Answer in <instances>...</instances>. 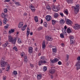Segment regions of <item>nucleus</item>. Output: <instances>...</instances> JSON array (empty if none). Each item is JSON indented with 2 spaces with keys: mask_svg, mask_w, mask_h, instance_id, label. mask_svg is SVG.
<instances>
[{
  "mask_svg": "<svg viewBox=\"0 0 80 80\" xmlns=\"http://www.w3.org/2000/svg\"><path fill=\"white\" fill-rule=\"evenodd\" d=\"M10 2V0H5L4 2Z\"/></svg>",
  "mask_w": 80,
  "mask_h": 80,
  "instance_id": "nucleus-57",
  "label": "nucleus"
},
{
  "mask_svg": "<svg viewBox=\"0 0 80 80\" xmlns=\"http://www.w3.org/2000/svg\"><path fill=\"white\" fill-rule=\"evenodd\" d=\"M7 65V66H8L7 67V68H8V69H7L6 70V71H7V72H8V70H10V65H8V63H7V65Z\"/></svg>",
  "mask_w": 80,
  "mask_h": 80,
  "instance_id": "nucleus-29",
  "label": "nucleus"
},
{
  "mask_svg": "<svg viewBox=\"0 0 80 80\" xmlns=\"http://www.w3.org/2000/svg\"><path fill=\"white\" fill-rule=\"evenodd\" d=\"M35 50L36 51V52H37V51H38V48L36 47L35 49Z\"/></svg>",
  "mask_w": 80,
  "mask_h": 80,
  "instance_id": "nucleus-63",
  "label": "nucleus"
},
{
  "mask_svg": "<svg viewBox=\"0 0 80 80\" xmlns=\"http://www.w3.org/2000/svg\"><path fill=\"white\" fill-rule=\"evenodd\" d=\"M64 12L65 14H66V15H68V10L64 11Z\"/></svg>",
  "mask_w": 80,
  "mask_h": 80,
  "instance_id": "nucleus-31",
  "label": "nucleus"
},
{
  "mask_svg": "<svg viewBox=\"0 0 80 80\" xmlns=\"http://www.w3.org/2000/svg\"><path fill=\"white\" fill-rule=\"evenodd\" d=\"M53 8L54 9H55L54 12H57L58 11V9H57V7H56L53 6Z\"/></svg>",
  "mask_w": 80,
  "mask_h": 80,
  "instance_id": "nucleus-23",
  "label": "nucleus"
},
{
  "mask_svg": "<svg viewBox=\"0 0 80 80\" xmlns=\"http://www.w3.org/2000/svg\"><path fill=\"white\" fill-rule=\"evenodd\" d=\"M34 20L35 22H38V17L36 16L34 18Z\"/></svg>",
  "mask_w": 80,
  "mask_h": 80,
  "instance_id": "nucleus-18",
  "label": "nucleus"
},
{
  "mask_svg": "<svg viewBox=\"0 0 80 80\" xmlns=\"http://www.w3.org/2000/svg\"><path fill=\"white\" fill-rule=\"evenodd\" d=\"M28 52L30 53H33V48L32 47H30L28 48Z\"/></svg>",
  "mask_w": 80,
  "mask_h": 80,
  "instance_id": "nucleus-12",
  "label": "nucleus"
},
{
  "mask_svg": "<svg viewBox=\"0 0 80 80\" xmlns=\"http://www.w3.org/2000/svg\"><path fill=\"white\" fill-rule=\"evenodd\" d=\"M1 17L5 18V13H2V14L1 15Z\"/></svg>",
  "mask_w": 80,
  "mask_h": 80,
  "instance_id": "nucleus-39",
  "label": "nucleus"
},
{
  "mask_svg": "<svg viewBox=\"0 0 80 80\" xmlns=\"http://www.w3.org/2000/svg\"><path fill=\"white\" fill-rule=\"evenodd\" d=\"M19 25L22 26H23V22H21L19 23Z\"/></svg>",
  "mask_w": 80,
  "mask_h": 80,
  "instance_id": "nucleus-43",
  "label": "nucleus"
},
{
  "mask_svg": "<svg viewBox=\"0 0 80 80\" xmlns=\"http://www.w3.org/2000/svg\"><path fill=\"white\" fill-rule=\"evenodd\" d=\"M12 74L13 75H17V71H14L13 72H12Z\"/></svg>",
  "mask_w": 80,
  "mask_h": 80,
  "instance_id": "nucleus-32",
  "label": "nucleus"
},
{
  "mask_svg": "<svg viewBox=\"0 0 80 80\" xmlns=\"http://www.w3.org/2000/svg\"><path fill=\"white\" fill-rule=\"evenodd\" d=\"M42 48L43 50H44V49H45V41H43L42 42Z\"/></svg>",
  "mask_w": 80,
  "mask_h": 80,
  "instance_id": "nucleus-14",
  "label": "nucleus"
},
{
  "mask_svg": "<svg viewBox=\"0 0 80 80\" xmlns=\"http://www.w3.org/2000/svg\"><path fill=\"white\" fill-rule=\"evenodd\" d=\"M8 21V19L7 18H4V20H3V23L4 25H6L7 23V22Z\"/></svg>",
  "mask_w": 80,
  "mask_h": 80,
  "instance_id": "nucleus-17",
  "label": "nucleus"
},
{
  "mask_svg": "<svg viewBox=\"0 0 80 80\" xmlns=\"http://www.w3.org/2000/svg\"><path fill=\"white\" fill-rule=\"evenodd\" d=\"M38 62L39 65H42L41 64H45V63H47V62L45 60H41L40 61H39Z\"/></svg>",
  "mask_w": 80,
  "mask_h": 80,
  "instance_id": "nucleus-6",
  "label": "nucleus"
},
{
  "mask_svg": "<svg viewBox=\"0 0 80 80\" xmlns=\"http://www.w3.org/2000/svg\"><path fill=\"white\" fill-rule=\"evenodd\" d=\"M67 31L68 33H70L72 32V31H71V29H70L68 28L67 29Z\"/></svg>",
  "mask_w": 80,
  "mask_h": 80,
  "instance_id": "nucleus-27",
  "label": "nucleus"
},
{
  "mask_svg": "<svg viewBox=\"0 0 80 80\" xmlns=\"http://www.w3.org/2000/svg\"><path fill=\"white\" fill-rule=\"evenodd\" d=\"M67 26H65L64 27V30H67Z\"/></svg>",
  "mask_w": 80,
  "mask_h": 80,
  "instance_id": "nucleus-54",
  "label": "nucleus"
},
{
  "mask_svg": "<svg viewBox=\"0 0 80 80\" xmlns=\"http://www.w3.org/2000/svg\"><path fill=\"white\" fill-rule=\"evenodd\" d=\"M66 23L68 25H72V22L70 19H67Z\"/></svg>",
  "mask_w": 80,
  "mask_h": 80,
  "instance_id": "nucleus-11",
  "label": "nucleus"
},
{
  "mask_svg": "<svg viewBox=\"0 0 80 80\" xmlns=\"http://www.w3.org/2000/svg\"><path fill=\"white\" fill-rule=\"evenodd\" d=\"M30 31L27 30L26 34H27V37H28V36L29 35H30Z\"/></svg>",
  "mask_w": 80,
  "mask_h": 80,
  "instance_id": "nucleus-25",
  "label": "nucleus"
},
{
  "mask_svg": "<svg viewBox=\"0 0 80 80\" xmlns=\"http://www.w3.org/2000/svg\"><path fill=\"white\" fill-rule=\"evenodd\" d=\"M18 43H22V41H21V40H20V38H18Z\"/></svg>",
  "mask_w": 80,
  "mask_h": 80,
  "instance_id": "nucleus-34",
  "label": "nucleus"
},
{
  "mask_svg": "<svg viewBox=\"0 0 80 80\" xmlns=\"http://www.w3.org/2000/svg\"><path fill=\"white\" fill-rule=\"evenodd\" d=\"M27 27V25H24L22 27V31H24L25 30L26 28Z\"/></svg>",
  "mask_w": 80,
  "mask_h": 80,
  "instance_id": "nucleus-15",
  "label": "nucleus"
},
{
  "mask_svg": "<svg viewBox=\"0 0 80 80\" xmlns=\"http://www.w3.org/2000/svg\"><path fill=\"white\" fill-rule=\"evenodd\" d=\"M79 7H80L79 4L76 5V6L72 7L74 8V11L75 13H77L79 12Z\"/></svg>",
  "mask_w": 80,
  "mask_h": 80,
  "instance_id": "nucleus-2",
  "label": "nucleus"
},
{
  "mask_svg": "<svg viewBox=\"0 0 80 80\" xmlns=\"http://www.w3.org/2000/svg\"><path fill=\"white\" fill-rule=\"evenodd\" d=\"M24 55H25V53H24V52H22L21 54V56H22V57H23V56H24Z\"/></svg>",
  "mask_w": 80,
  "mask_h": 80,
  "instance_id": "nucleus-49",
  "label": "nucleus"
},
{
  "mask_svg": "<svg viewBox=\"0 0 80 80\" xmlns=\"http://www.w3.org/2000/svg\"><path fill=\"white\" fill-rule=\"evenodd\" d=\"M62 32L63 33H64L65 35H67V31H66V30L64 29H63L62 30Z\"/></svg>",
  "mask_w": 80,
  "mask_h": 80,
  "instance_id": "nucleus-24",
  "label": "nucleus"
},
{
  "mask_svg": "<svg viewBox=\"0 0 80 80\" xmlns=\"http://www.w3.org/2000/svg\"><path fill=\"white\" fill-rule=\"evenodd\" d=\"M57 22V21L55 20H52V23L53 25H54L55 23Z\"/></svg>",
  "mask_w": 80,
  "mask_h": 80,
  "instance_id": "nucleus-21",
  "label": "nucleus"
},
{
  "mask_svg": "<svg viewBox=\"0 0 80 80\" xmlns=\"http://www.w3.org/2000/svg\"><path fill=\"white\" fill-rule=\"evenodd\" d=\"M31 10L32 12H34L35 11V9H31Z\"/></svg>",
  "mask_w": 80,
  "mask_h": 80,
  "instance_id": "nucleus-55",
  "label": "nucleus"
},
{
  "mask_svg": "<svg viewBox=\"0 0 80 80\" xmlns=\"http://www.w3.org/2000/svg\"><path fill=\"white\" fill-rule=\"evenodd\" d=\"M41 59L42 60H44V58H45V57L44 56H41Z\"/></svg>",
  "mask_w": 80,
  "mask_h": 80,
  "instance_id": "nucleus-47",
  "label": "nucleus"
},
{
  "mask_svg": "<svg viewBox=\"0 0 80 80\" xmlns=\"http://www.w3.org/2000/svg\"><path fill=\"white\" fill-rule=\"evenodd\" d=\"M69 38L70 40V44H74L75 43L74 37L72 36H69Z\"/></svg>",
  "mask_w": 80,
  "mask_h": 80,
  "instance_id": "nucleus-3",
  "label": "nucleus"
},
{
  "mask_svg": "<svg viewBox=\"0 0 80 80\" xmlns=\"http://www.w3.org/2000/svg\"><path fill=\"white\" fill-rule=\"evenodd\" d=\"M49 72L51 74H53L55 72V70L54 69H50L49 71Z\"/></svg>",
  "mask_w": 80,
  "mask_h": 80,
  "instance_id": "nucleus-13",
  "label": "nucleus"
},
{
  "mask_svg": "<svg viewBox=\"0 0 80 80\" xmlns=\"http://www.w3.org/2000/svg\"><path fill=\"white\" fill-rule=\"evenodd\" d=\"M68 3H72L73 2V0H66Z\"/></svg>",
  "mask_w": 80,
  "mask_h": 80,
  "instance_id": "nucleus-22",
  "label": "nucleus"
},
{
  "mask_svg": "<svg viewBox=\"0 0 80 80\" xmlns=\"http://www.w3.org/2000/svg\"><path fill=\"white\" fill-rule=\"evenodd\" d=\"M37 78L38 79H40L42 78V75L41 74L38 75Z\"/></svg>",
  "mask_w": 80,
  "mask_h": 80,
  "instance_id": "nucleus-33",
  "label": "nucleus"
},
{
  "mask_svg": "<svg viewBox=\"0 0 80 80\" xmlns=\"http://www.w3.org/2000/svg\"><path fill=\"white\" fill-rule=\"evenodd\" d=\"M67 63L66 64V66H68V65H69V62H66Z\"/></svg>",
  "mask_w": 80,
  "mask_h": 80,
  "instance_id": "nucleus-59",
  "label": "nucleus"
},
{
  "mask_svg": "<svg viewBox=\"0 0 80 80\" xmlns=\"http://www.w3.org/2000/svg\"><path fill=\"white\" fill-rule=\"evenodd\" d=\"M30 35H33V32H31L30 33Z\"/></svg>",
  "mask_w": 80,
  "mask_h": 80,
  "instance_id": "nucleus-64",
  "label": "nucleus"
},
{
  "mask_svg": "<svg viewBox=\"0 0 80 80\" xmlns=\"http://www.w3.org/2000/svg\"><path fill=\"white\" fill-rule=\"evenodd\" d=\"M58 14L57 13H55L54 15V17L55 18H57L58 17Z\"/></svg>",
  "mask_w": 80,
  "mask_h": 80,
  "instance_id": "nucleus-19",
  "label": "nucleus"
},
{
  "mask_svg": "<svg viewBox=\"0 0 80 80\" xmlns=\"http://www.w3.org/2000/svg\"><path fill=\"white\" fill-rule=\"evenodd\" d=\"M1 67H5L6 65H7V62H6L4 60H2L1 61Z\"/></svg>",
  "mask_w": 80,
  "mask_h": 80,
  "instance_id": "nucleus-4",
  "label": "nucleus"
},
{
  "mask_svg": "<svg viewBox=\"0 0 80 80\" xmlns=\"http://www.w3.org/2000/svg\"><path fill=\"white\" fill-rule=\"evenodd\" d=\"M41 22H40L41 24H42L43 23V20L42 19H41Z\"/></svg>",
  "mask_w": 80,
  "mask_h": 80,
  "instance_id": "nucleus-60",
  "label": "nucleus"
},
{
  "mask_svg": "<svg viewBox=\"0 0 80 80\" xmlns=\"http://www.w3.org/2000/svg\"><path fill=\"white\" fill-rule=\"evenodd\" d=\"M59 60V59H58L57 58H55L53 60H51V63H56V62H58Z\"/></svg>",
  "mask_w": 80,
  "mask_h": 80,
  "instance_id": "nucleus-10",
  "label": "nucleus"
},
{
  "mask_svg": "<svg viewBox=\"0 0 80 80\" xmlns=\"http://www.w3.org/2000/svg\"><path fill=\"white\" fill-rule=\"evenodd\" d=\"M60 15L62 17H64V15H63V13L60 12Z\"/></svg>",
  "mask_w": 80,
  "mask_h": 80,
  "instance_id": "nucleus-45",
  "label": "nucleus"
},
{
  "mask_svg": "<svg viewBox=\"0 0 80 80\" xmlns=\"http://www.w3.org/2000/svg\"><path fill=\"white\" fill-rule=\"evenodd\" d=\"M30 67H34V66H33V64H30Z\"/></svg>",
  "mask_w": 80,
  "mask_h": 80,
  "instance_id": "nucleus-53",
  "label": "nucleus"
},
{
  "mask_svg": "<svg viewBox=\"0 0 80 80\" xmlns=\"http://www.w3.org/2000/svg\"><path fill=\"white\" fill-rule=\"evenodd\" d=\"M38 30H42V27H40L39 28H38Z\"/></svg>",
  "mask_w": 80,
  "mask_h": 80,
  "instance_id": "nucleus-50",
  "label": "nucleus"
},
{
  "mask_svg": "<svg viewBox=\"0 0 80 80\" xmlns=\"http://www.w3.org/2000/svg\"><path fill=\"white\" fill-rule=\"evenodd\" d=\"M48 10H51V8H50V7L49 5H48L46 8Z\"/></svg>",
  "mask_w": 80,
  "mask_h": 80,
  "instance_id": "nucleus-36",
  "label": "nucleus"
},
{
  "mask_svg": "<svg viewBox=\"0 0 80 80\" xmlns=\"http://www.w3.org/2000/svg\"><path fill=\"white\" fill-rule=\"evenodd\" d=\"M4 13H7V12H8V10H7V9L5 8L4 10Z\"/></svg>",
  "mask_w": 80,
  "mask_h": 80,
  "instance_id": "nucleus-44",
  "label": "nucleus"
},
{
  "mask_svg": "<svg viewBox=\"0 0 80 80\" xmlns=\"http://www.w3.org/2000/svg\"><path fill=\"white\" fill-rule=\"evenodd\" d=\"M22 27V26L19 25V24L18 25V28H21Z\"/></svg>",
  "mask_w": 80,
  "mask_h": 80,
  "instance_id": "nucleus-58",
  "label": "nucleus"
},
{
  "mask_svg": "<svg viewBox=\"0 0 80 80\" xmlns=\"http://www.w3.org/2000/svg\"><path fill=\"white\" fill-rule=\"evenodd\" d=\"M24 62L26 63H27V62H28V59H27V57L25 56L24 58Z\"/></svg>",
  "mask_w": 80,
  "mask_h": 80,
  "instance_id": "nucleus-16",
  "label": "nucleus"
},
{
  "mask_svg": "<svg viewBox=\"0 0 80 80\" xmlns=\"http://www.w3.org/2000/svg\"><path fill=\"white\" fill-rule=\"evenodd\" d=\"M4 27L5 28H8V26H5Z\"/></svg>",
  "mask_w": 80,
  "mask_h": 80,
  "instance_id": "nucleus-62",
  "label": "nucleus"
},
{
  "mask_svg": "<svg viewBox=\"0 0 80 80\" xmlns=\"http://www.w3.org/2000/svg\"><path fill=\"white\" fill-rule=\"evenodd\" d=\"M29 8H30V9H32V8H34V7L33 6V5H32V4H31L29 6Z\"/></svg>",
  "mask_w": 80,
  "mask_h": 80,
  "instance_id": "nucleus-35",
  "label": "nucleus"
},
{
  "mask_svg": "<svg viewBox=\"0 0 80 80\" xmlns=\"http://www.w3.org/2000/svg\"><path fill=\"white\" fill-rule=\"evenodd\" d=\"M77 60H79V61L80 60V56L78 57L77 58Z\"/></svg>",
  "mask_w": 80,
  "mask_h": 80,
  "instance_id": "nucleus-56",
  "label": "nucleus"
},
{
  "mask_svg": "<svg viewBox=\"0 0 80 80\" xmlns=\"http://www.w3.org/2000/svg\"><path fill=\"white\" fill-rule=\"evenodd\" d=\"M15 31V29H11L10 30V31H9V33H13V32H14Z\"/></svg>",
  "mask_w": 80,
  "mask_h": 80,
  "instance_id": "nucleus-30",
  "label": "nucleus"
},
{
  "mask_svg": "<svg viewBox=\"0 0 80 80\" xmlns=\"http://www.w3.org/2000/svg\"><path fill=\"white\" fill-rule=\"evenodd\" d=\"M8 42H6L2 45L3 47H6L7 46V45H8Z\"/></svg>",
  "mask_w": 80,
  "mask_h": 80,
  "instance_id": "nucleus-26",
  "label": "nucleus"
},
{
  "mask_svg": "<svg viewBox=\"0 0 80 80\" xmlns=\"http://www.w3.org/2000/svg\"><path fill=\"white\" fill-rule=\"evenodd\" d=\"M47 67L46 66H44L43 68V71L45 72L47 70Z\"/></svg>",
  "mask_w": 80,
  "mask_h": 80,
  "instance_id": "nucleus-37",
  "label": "nucleus"
},
{
  "mask_svg": "<svg viewBox=\"0 0 80 80\" xmlns=\"http://www.w3.org/2000/svg\"><path fill=\"white\" fill-rule=\"evenodd\" d=\"M13 50H15V51H17L18 50L17 49V48L16 47H14L13 48Z\"/></svg>",
  "mask_w": 80,
  "mask_h": 80,
  "instance_id": "nucleus-42",
  "label": "nucleus"
},
{
  "mask_svg": "<svg viewBox=\"0 0 80 80\" xmlns=\"http://www.w3.org/2000/svg\"><path fill=\"white\" fill-rule=\"evenodd\" d=\"M60 37L61 38H64V35H63V33H61L60 35Z\"/></svg>",
  "mask_w": 80,
  "mask_h": 80,
  "instance_id": "nucleus-41",
  "label": "nucleus"
},
{
  "mask_svg": "<svg viewBox=\"0 0 80 80\" xmlns=\"http://www.w3.org/2000/svg\"><path fill=\"white\" fill-rule=\"evenodd\" d=\"M76 66L77 67V70H79L80 69V62L79 61L76 63Z\"/></svg>",
  "mask_w": 80,
  "mask_h": 80,
  "instance_id": "nucleus-5",
  "label": "nucleus"
},
{
  "mask_svg": "<svg viewBox=\"0 0 80 80\" xmlns=\"http://www.w3.org/2000/svg\"><path fill=\"white\" fill-rule=\"evenodd\" d=\"M46 20L48 21H50L52 19V17L50 15H47L46 18Z\"/></svg>",
  "mask_w": 80,
  "mask_h": 80,
  "instance_id": "nucleus-9",
  "label": "nucleus"
},
{
  "mask_svg": "<svg viewBox=\"0 0 80 80\" xmlns=\"http://www.w3.org/2000/svg\"><path fill=\"white\" fill-rule=\"evenodd\" d=\"M66 58H69V55L68 54H67L66 56Z\"/></svg>",
  "mask_w": 80,
  "mask_h": 80,
  "instance_id": "nucleus-48",
  "label": "nucleus"
},
{
  "mask_svg": "<svg viewBox=\"0 0 80 80\" xmlns=\"http://www.w3.org/2000/svg\"><path fill=\"white\" fill-rule=\"evenodd\" d=\"M17 38H15L13 39V37L10 36H8V40L9 42L12 43V44H14V45L16 43V42H17Z\"/></svg>",
  "mask_w": 80,
  "mask_h": 80,
  "instance_id": "nucleus-1",
  "label": "nucleus"
},
{
  "mask_svg": "<svg viewBox=\"0 0 80 80\" xmlns=\"http://www.w3.org/2000/svg\"><path fill=\"white\" fill-rule=\"evenodd\" d=\"M8 14L5 15V18H8Z\"/></svg>",
  "mask_w": 80,
  "mask_h": 80,
  "instance_id": "nucleus-52",
  "label": "nucleus"
},
{
  "mask_svg": "<svg viewBox=\"0 0 80 80\" xmlns=\"http://www.w3.org/2000/svg\"><path fill=\"white\" fill-rule=\"evenodd\" d=\"M74 28L75 30H78L80 28V25L76 24H75V26H74Z\"/></svg>",
  "mask_w": 80,
  "mask_h": 80,
  "instance_id": "nucleus-7",
  "label": "nucleus"
},
{
  "mask_svg": "<svg viewBox=\"0 0 80 80\" xmlns=\"http://www.w3.org/2000/svg\"><path fill=\"white\" fill-rule=\"evenodd\" d=\"M68 59L67 58H66V62H68Z\"/></svg>",
  "mask_w": 80,
  "mask_h": 80,
  "instance_id": "nucleus-61",
  "label": "nucleus"
},
{
  "mask_svg": "<svg viewBox=\"0 0 80 80\" xmlns=\"http://www.w3.org/2000/svg\"><path fill=\"white\" fill-rule=\"evenodd\" d=\"M43 25L45 27H47V23L46 22H44L43 23Z\"/></svg>",
  "mask_w": 80,
  "mask_h": 80,
  "instance_id": "nucleus-38",
  "label": "nucleus"
},
{
  "mask_svg": "<svg viewBox=\"0 0 80 80\" xmlns=\"http://www.w3.org/2000/svg\"><path fill=\"white\" fill-rule=\"evenodd\" d=\"M2 20L0 19V26H2Z\"/></svg>",
  "mask_w": 80,
  "mask_h": 80,
  "instance_id": "nucleus-51",
  "label": "nucleus"
},
{
  "mask_svg": "<svg viewBox=\"0 0 80 80\" xmlns=\"http://www.w3.org/2000/svg\"><path fill=\"white\" fill-rule=\"evenodd\" d=\"M52 52L54 53H56V52H57V49L55 48H52Z\"/></svg>",
  "mask_w": 80,
  "mask_h": 80,
  "instance_id": "nucleus-28",
  "label": "nucleus"
},
{
  "mask_svg": "<svg viewBox=\"0 0 80 80\" xmlns=\"http://www.w3.org/2000/svg\"><path fill=\"white\" fill-rule=\"evenodd\" d=\"M60 22L61 24H63L65 23V21H64V20H63V19H61L60 20Z\"/></svg>",
  "mask_w": 80,
  "mask_h": 80,
  "instance_id": "nucleus-20",
  "label": "nucleus"
},
{
  "mask_svg": "<svg viewBox=\"0 0 80 80\" xmlns=\"http://www.w3.org/2000/svg\"><path fill=\"white\" fill-rule=\"evenodd\" d=\"M45 39L47 41H52V38L51 37L47 36L45 37Z\"/></svg>",
  "mask_w": 80,
  "mask_h": 80,
  "instance_id": "nucleus-8",
  "label": "nucleus"
},
{
  "mask_svg": "<svg viewBox=\"0 0 80 80\" xmlns=\"http://www.w3.org/2000/svg\"><path fill=\"white\" fill-rule=\"evenodd\" d=\"M58 65H62V63L61 61H58Z\"/></svg>",
  "mask_w": 80,
  "mask_h": 80,
  "instance_id": "nucleus-46",
  "label": "nucleus"
},
{
  "mask_svg": "<svg viewBox=\"0 0 80 80\" xmlns=\"http://www.w3.org/2000/svg\"><path fill=\"white\" fill-rule=\"evenodd\" d=\"M15 4L16 5H18V6H20V3L19 2H17L16 3H15Z\"/></svg>",
  "mask_w": 80,
  "mask_h": 80,
  "instance_id": "nucleus-40",
  "label": "nucleus"
}]
</instances>
